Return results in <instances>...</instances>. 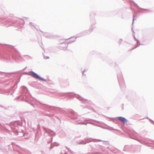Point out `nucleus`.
<instances>
[{"instance_id":"nucleus-1","label":"nucleus","mask_w":154,"mask_h":154,"mask_svg":"<svg viewBox=\"0 0 154 154\" xmlns=\"http://www.w3.org/2000/svg\"><path fill=\"white\" fill-rule=\"evenodd\" d=\"M29 74L30 75L32 76L33 77L38 79L41 81H46V80L44 79H43L42 78L40 77L36 73L33 72L31 71L29 72Z\"/></svg>"},{"instance_id":"nucleus-2","label":"nucleus","mask_w":154,"mask_h":154,"mask_svg":"<svg viewBox=\"0 0 154 154\" xmlns=\"http://www.w3.org/2000/svg\"><path fill=\"white\" fill-rule=\"evenodd\" d=\"M117 119L123 123H125L127 121V120L125 118L122 117H117Z\"/></svg>"},{"instance_id":"nucleus-3","label":"nucleus","mask_w":154,"mask_h":154,"mask_svg":"<svg viewBox=\"0 0 154 154\" xmlns=\"http://www.w3.org/2000/svg\"><path fill=\"white\" fill-rule=\"evenodd\" d=\"M86 71H86V70H84V71H83V72H82V74H83V75H84V72H86Z\"/></svg>"}]
</instances>
